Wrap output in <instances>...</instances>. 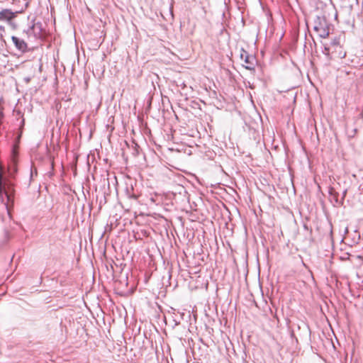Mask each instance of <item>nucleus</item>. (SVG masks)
Instances as JSON below:
<instances>
[{"instance_id": "obj_1", "label": "nucleus", "mask_w": 363, "mask_h": 363, "mask_svg": "<svg viewBox=\"0 0 363 363\" xmlns=\"http://www.w3.org/2000/svg\"><path fill=\"white\" fill-rule=\"evenodd\" d=\"M314 30L322 38H326L330 34V25L325 18L318 17L314 21Z\"/></svg>"}, {"instance_id": "obj_2", "label": "nucleus", "mask_w": 363, "mask_h": 363, "mask_svg": "<svg viewBox=\"0 0 363 363\" xmlns=\"http://www.w3.org/2000/svg\"><path fill=\"white\" fill-rule=\"evenodd\" d=\"M240 57L245 63V68L248 70H255L257 64V60L255 56L250 55L245 50L242 48L240 50Z\"/></svg>"}, {"instance_id": "obj_3", "label": "nucleus", "mask_w": 363, "mask_h": 363, "mask_svg": "<svg viewBox=\"0 0 363 363\" xmlns=\"http://www.w3.org/2000/svg\"><path fill=\"white\" fill-rule=\"evenodd\" d=\"M26 33L30 35L31 33L35 38H41L45 34V28L41 22H34L26 31Z\"/></svg>"}, {"instance_id": "obj_4", "label": "nucleus", "mask_w": 363, "mask_h": 363, "mask_svg": "<svg viewBox=\"0 0 363 363\" xmlns=\"http://www.w3.org/2000/svg\"><path fill=\"white\" fill-rule=\"evenodd\" d=\"M16 15L9 9H4L0 11V22L11 23Z\"/></svg>"}, {"instance_id": "obj_5", "label": "nucleus", "mask_w": 363, "mask_h": 363, "mask_svg": "<svg viewBox=\"0 0 363 363\" xmlns=\"http://www.w3.org/2000/svg\"><path fill=\"white\" fill-rule=\"evenodd\" d=\"M12 42L15 45L16 49L22 52H25L28 50L27 43L25 42L23 39L18 38L16 36L11 37Z\"/></svg>"}, {"instance_id": "obj_6", "label": "nucleus", "mask_w": 363, "mask_h": 363, "mask_svg": "<svg viewBox=\"0 0 363 363\" xmlns=\"http://www.w3.org/2000/svg\"><path fill=\"white\" fill-rule=\"evenodd\" d=\"M31 68L33 69V72L30 74L29 76L25 77L24 80L28 84L30 82L31 79L35 76L37 73L41 72L42 64L41 63H32L28 64Z\"/></svg>"}, {"instance_id": "obj_7", "label": "nucleus", "mask_w": 363, "mask_h": 363, "mask_svg": "<svg viewBox=\"0 0 363 363\" xmlns=\"http://www.w3.org/2000/svg\"><path fill=\"white\" fill-rule=\"evenodd\" d=\"M329 45L333 49V50L335 51V52H338L339 57H344L345 56V54L342 53V52L340 50L342 48L340 45V40L339 38H335V39H333L330 42Z\"/></svg>"}, {"instance_id": "obj_8", "label": "nucleus", "mask_w": 363, "mask_h": 363, "mask_svg": "<svg viewBox=\"0 0 363 363\" xmlns=\"http://www.w3.org/2000/svg\"><path fill=\"white\" fill-rule=\"evenodd\" d=\"M323 52L328 58H331L332 57L330 55L335 53V51L333 50V49L329 45L325 44L324 50L323 51Z\"/></svg>"}, {"instance_id": "obj_9", "label": "nucleus", "mask_w": 363, "mask_h": 363, "mask_svg": "<svg viewBox=\"0 0 363 363\" xmlns=\"http://www.w3.org/2000/svg\"><path fill=\"white\" fill-rule=\"evenodd\" d=\"M132 155L134 157H136L139 155V146L135 143H133L132 144Z\"/></svg>"}, {"instance_id": "obj_10", "label": "nucleus", "mask_w": 363, "mask_h": 363, "mask_svg": "<svg viewBox=\"0 0 363 363\" xmlns=\"http://www.w3.org/2000/svg\"><path fill=\"white\" fill-rule=\"evenodd\" d=\"M32 63H40V62H27V63L25 65V67H26L27 69H30V74H31V73H33V68H31V67H30V65H28V64H32Z\"/></svg>"}, {"instance_id": "obj_11", "label": "nucleus", "mask_w": 363, "mask_h": 363, "mask_svg": "<svg viewBox=\"0 0 363 363\" xmlns=\"http://www.w3.org/2000/svg\"><path fill=\"white\" fill-rule=\"evenodd\" d=\"M338 196H339V194L338 193H335L331 197L333 199L335 200V201L336 203L338 202Z\"/></svg>"}, {"instance_id": "obj_12", "label": "nucleus", "mask_w": 363, "mask_h": 363, "mask_svg": "<svg viewBox=\"0 0 363 363\" xmlns=\"http://www.w3.org/2000/svg\"><path fill=\"white\" fill-rule=\"evenodd\" d=\"M328 192L330 196H332L335 193H337L333 187H330Z\"/></svg>"}, {"instance_id": "obj_13", "label": "nucleus", "mask_w": 363, "mask_h": 363, "mask_svg": "<svg viewBox=\"0 0 363 363\" xmlns=\"http://www.w3.org/2000/svg\"><path fill=\"white\" fill-rule=\"evenodd\" d=\"M328 192L330 196H332L335 193H337L333 187H330Z\"/></svg>"}, {"instance_id": "obj_14", "label": "nucleus", "mask_w": 363, "mask_h": 363, "mask_svg": "<svg viewBox=\"0 0 363 363\" xmlns=\"http://www.w3.org/2000/svg\"><path fill=\"white\" fill-rule=\"evenodd\" d=\"M129 197L130 198H133L135 199H136V198H137V196L135 194L129 195Z\"/></svg>"}, {"instance_id": "obj_15", "label": "nucleus", "mask_w": 363, "mask_h": 363, "mask_svg": "<svg viewBox=\"0 0 363 363\" xmlns=\"http://www.w3.org/2000/svg\"><path fill=\"white\" fill-rule=\"evenodd\" d=\"M3 117V113L0 111V118Z\"/></svg>"}, {"instance_id": "obj_16", "label": "nucleus", "mask_w": 363, "mask_h": 363, "mask_svg": "<svg viewBox=\"0 0 363 363\" xmlns=\"http://www.w3.org/2000/svg\"><path fill=\"white\" fill-rule=\"evenodd\" d=\"M346 192H347V191H346V190H345V191H344V192H343V198L345 196Z\"/></svg>"}, {"instance_id": "obj_17", "label": "nucleus", "mask_w": 363, "mask_h": 363, "mask_svg": "<svg viewBox=\"0 0 363 363\" xmlns=\"http://www.w3.org/2000/svg\"><path fill=\"white\" fill-rule=\"evenodd\" d=\"M4 29V26L0 25V30Z\"/></svg>"}]
</instances>
